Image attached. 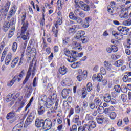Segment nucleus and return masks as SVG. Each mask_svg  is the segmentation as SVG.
<instances>
[{
  "instance_id": "37998d69",
  "label": "nucleus",
  "mask_w": 131,
  "mask_h": 131,
  "mask_svg": "<svg viewBox=\"0 0 131 131\" xmlns=\"http://www.w3.org/2000/svg\"><path fill=\"white\" fill-rule=\"evenodd\" d=\"M121 91L124 94H126V93H127V87L125 85H122L121 87Z\"/></svg>"
},
{
  "instance_id": "a19ab883",
  "label": "nucleus",
  "mask_w": 131,
  "mask_h": 131,
  "mask_svg": "<svg viewBox=\"0 0 131 131\" xmlns=\"http://www.w3.org/2000/svg\"><path fill=\"white\" fill-rule=\"evenodd\" d=\"M80 65V62H74L73 64H71V67H72V68H73L74 69H75V68H78Z\"/></svg>"
},
{
  "instance_id": "69168bd1",
  "label": "nucleus",
  "mask_w": 131,
  "mask_h": 131,
  "mask_svg": "<svg viewBox=\"0 0 131 131\" xmlns=\"http://www.w3.org/2000/svg\"><path fill=\"white\" fill-rule=\"evenodd\" d=\"M70 131H77V126L76 125H73L72 127L70 128Z\"/></svg>"
},
{
  "instance_id": "39448f33",
  "label": "nucleus",
  "mask_w": 131,
  "mask_h": 131,
  "mask_svg": "<svg viewBox=\"0 0 131 131\" xmlns=\"http://www.w3.org/2000/svg\"><path fill=\"white\" fill-rule=\"evenodd\" d=\"M44 122L45 120L38 118L35 120V125L36 127H37L38 128H40V127H42L43 128Z\"/></svg>"
},
{
  "instance_id": "4c0bfd02",
  "label": "nucleus",
  "mask_w": 131,
  "mask_h": 131,
  "mask_svg": "<svg viewBox=\"0 0 131 131\" xmlns=\"http://www.w3.org/2000/svg\"><path fill=\"white\" fill-rule=\"evenodd\" d=\"M96 120L98 124H102L104 122V118L101 117H97L96 118Z\"/></svg>"
},
{
  "instance_id": "4be33fe9",
  "label": "nucleus",
  "mask_w": 131,
  "mask_h": 131,
  "mask_svg": "<svg viewBox=\"0 0 131 131\" xmlns=\"http://www.w3.org/2000/svg\"><path fill=\"white\" fill-rule=\"evenodd\" d=\"M15 116H16V114L14 111H12L11 112H10L7 114L6 118L9 120V119H13Z\"/></svg>"
},
{
  "instance_id": "9d476101",
  "label": "nucleus",
  "mask_w": 131,
  "mask_h": 131,
  "mask_svg": "<svg viewBox=\"0 0 131 131\" xmlns=\"http://www.w3.org/2000/svg\"><path fill=\"white\" fill-rule=\"evenodd\" d=\"M118 31L121 32L123 35H127V32H128L129 29H126V27L120 26L117 28Z\"/></svg>"
},
{
  "instance_id": "bb28decb",
  "label": "nucleus",
  "mask_w": 131,
  "mask_h": 131,
  "mask_svg": "<svg viewBox=\"0 0 131 131\" xmlns=\"http://www.w3.org/2000/svg\"><path fill=\"white\" fill-rule=\"evenodd\" d=\"M103 100L104 102H106V103H109V102H110V100H111V96H110L109 94H105L104 95Z\"/></svg>"
},
{
  "instance_id": "5701e85b",
  "label": "nucleus",
  "mask_w": 131,
  "mask_h": 131,
  "mask_svg": "<svg viewBox=\"0 0 131 131\" xmlns=\"http://www.w3.org/2000/svg\"><path fill=\"white\" fill-rule=\"evenodd\" d=\"M93 80H95V79H97L98 81H102V79H103V76H102V74H98L97 77L96 75H93L92 77Z\"/></svg>"
},
{
  "instance_id": "ea45409f",
  "label": "nucleus",
  "mask_w": 131,
  "mask_h": 131,
  "mask_svg": "<svg viewBox=\"0 0 131 131\" xmlns=\"http://www.w3.org/2000/svg\"><path fill=\"white\" fill-rule=\"evenodd\" d=\"M89 127L91 128H95L96 127V122L93 121H91L89 122L88 124Z\"/></svg>"
},
{
  "instance_id": "9b49d317",
  "label": "nucleus",
  "mask_w": 131,
  "mask_h": 131,
  "mask_svg": "<svg viewBox=\"0 0 131 131\" xmlns=\"http://www.w3.org/2000/svg\"><path fill=\"white\" fill-rule=\"evenodd\" d=\"M72 46L75 49V50H77L79 52H80L81 50H82V47H81V45L79 43H77L76 41H73L72 43Z\"/></svg>"
},
{
  "instance_id": "774afa93",
  "label": "nucleus",
  "mask_w": 131,
  "mask_h": 131,
  "mask_svg": "<svg viewBox=\"0 0 131 131\" xmlns=\"http://www.w3.org/2000/svg\"><path fill=\"white\" fill-rule=\"evenodd\" d=\"M110 6L111 8H116V3L114 1H112L110 2Z\"/></svg>"
},
{
  "instance_id": "c9c22d12",
  "label": "nucleus",
  "mask_w": 131,
  "mask_h": 131,
  "mask_svg": "<svg viewBox=\"0 0 131 131\" xmlns=\"http://www.w3.org/2000/svg\"><path fill=\"white\" fill-rule=\"evenodd\" d=\"M86 92H89V93H90V92H91V91H92V90H93V84H92V83L89 82L86 85Z\"/></svg>"
},
{
  "instance_id": "a18cd8bd",
  "label": "nucleus",
  "mask_w": 131,
  "mask_h": 131,
  "mask_svg": "<svg viewBox=\"0 0 131 131\" xmlns=\"http://www.w3.org/2000/svg\"><path fill=\"white\" fill-rule=\"evenodd\" d=\"M88 94V91H86V88H84L83 89L82 93V98L84 99L85 97H86V95Z\"/></svg>"
},
{
  "instance_id": "7c9ffc66",
  "label": "nucleus",
  "mask_w": 131,
  "mask_h": 131,
  "mask_svg": "<svg viewBox=\"0 0 131 131\" xmlns=\"http://www.w3.org/2000/svg\"><path fill=\"white\" fill-rule=\"evenodd\" d=\"M114 110V107L113 106H111L108 107H107L105 109H104V112L105 114H108V113H110L111 111H113Z\"/></svg>"
},
{
  "instance_id": "4468645a",
  "label": "nucleus",
  "mask_w": 131,
  "mask_h": 131,
  "mask_svg": "<svg viewBox=\"0 0 131 131\" xmlns=\"http://www.w3.org/2000/svg\"><path fill=\"white\" fill-rule=\"evenodd\" d=\"M66 56L67 57H69L70 56H72V57H74V56H75L76 55V51H71V52L69 50H66L64 52Z\"/></svg>"
},
{
  "instance_id": "473e14b6",
  "label": "nucleus",
  "mask_w": 131,
  "mask_h": 131,
  "mask_svg": "<svg viewBox=\"0 0 131 131\" xmlns=\"http://www.w3.org/2000/svg\"><path fill=\"white\" fill-rule=\"evenodd\" d=\"M49 100H51L54 103L56 102V100L57 99V94L53 93L52 96L48 98Z\"/></svg>"
},
{
  "instance_id": "a878e982",
  "label": "nucleus",
  "mask_w": 131,
  "mask_h": 131,
  "mask_svg": "<svg viewBox=\"0 0 131 131\" xmlns=\"http://www.w3.org/2000/svg\"><path fill=\"white\" fill-rule=\"evenodd\" d=\"M11 5V2H10L9 1H8L5 6V16H7V13H8V11H9V9L10 8V6Z\"/></svg>"
},
{
  "instance_id": "de8ad7c7",
  "label": "nucleus",
  "mask_w": 131,
  "mask_h": 131,
  "mask_svg": "<svg viewBox=\"0 0 131 131\" xmlns=\"http://www.w3.org/2000/svg\"><path fill=\"white\" fill-rule=\"evenodd\" d=\"M17 48H18V44L17 43V42H14L13 43L12 48L13 52H16V51H17Z\"/></svg>"
},
{
  "instance_id": "864d4df0",
  "label": "nucleus",
  "mask_w": 131,
  "mask_h": 131,
  "mask_svg": "<svg viewBox=\"0 0 131 131\" xmlns=\"http://www.w3.org/2000/svg\"><path fill=\"white\" fill-rule=\"evenodd\" d=\"M111 119H115L116 118V114L114 112H112L110 114Z\"/></svg>"
},
{
  "instance_id": "58836bf2",
  "label": "nucleus",
  "mask_w": 131,
  "mask_h": 131,
  "mask_svg": "<svg viewBox=\"0 0 131 131\" xmlns=\"http://www.w3.org/2000/svg\"><path fill=\"white\" fill-rule=\"evenodd\" d=\"M123 24L125 25V26H130L131 18H129L128 19L123 21Z\"/></svg>"
},
{
  "instance_id": "1a4fd4ad",
  "label": "nucleus",
  "mask_w": 131,
  "mask_h": 131,
  "mask_svg": "<svg viewBox=\"0 0 131 131\" xmlns=\"http://www.w3.org/2000/svg\"><path fill=\"white\" fill-rule=\"evenodd\" d=\"M88 77V72L86 70L83 71V75H78L77 76V79L79 81H81L82 80H84L85 78Z\"/></svg>"
},
{
  "instance_id": "e2e57ef3",
  "label": "nucleus",
  "mask_w": 131,
  "mask_h": 131,
  "mask_svg": "<svg viewBox=\"0 0 131 131\" xmlns=\"http://www.w3.org/2000/svg\"><path fill=\"white\" fill-rule=\"evenodd\" d=\"M112 34L116 37V39H119V34L116 33L115 31H113Z\"/></svg>"
},
{
  "instance_id": "f257e3e1",
  "label": "nucleus",
  "mask_w": 131,
  "mask_h": 131,
  "mask_svg": "<svg viewBox=\"0 0 131 131\" xmlns=\"http://www.w3.org/2000/svg\"><path fill=\"white\" fill-rule=\"evenodd\" d=\"M16 24V19L12 18L10 20H9L8 22L5 23L2 27V30L4 32H7L10 29L8 34L9 38H11L14 33H15V25Z\"/></svg>"
},
{
  "instance_id": "4d7b16f0",
  "label": "nucleus",
  "mask_w": 131,
  "mask_h": 131,
  "mask_svg": "<svg viewBox=\"0 0 131 131\" xmlns=\"http://www.w3.org/2000/svg\"><path fill=\"white\" fill-rule=\"evenodd\" d=\"M59 31H58V30H56L55 29V27H53L52 28V32H53L54 35H55V37H58V32Z\"/></svg>"
},
{
  "instance_id": "e433bc0d",
  "label": "nucleus",
  "mask_w": 131,
  "mask_h": 131,
  "mask_svg": "<svg viewBox=\"0 0 131 131\" xmlns=\"http://www.w3.org/2000/svg\"><path fill=\"white\" fill-rule=\"evenodd\" d=\"M123 64V61L121 60H119L115 63V66H116V67H121V66H122Z\"/></svg>"
},
{
  "instance_id": "cd10ccee",
  "label": "nucleus",
  "mask_w": 131,
  "mask_h": 131,
  "mask_svg": "<svg viewBox=\"0 0 131 131\" xmlns=\"http://www.w3.org/2000/svg\"><path fill=\"white\" fill-rule=\"evenodd\" d=\"M47 100L48 97H47V96L45 95H41V96L40 98H39V102L40 103H45V102H46Z\"/></svg>"
},
{
  "instance_id": "79ce46f5",
  "label": "nucleus",
  "mask_w": 131,
  "mask_h": 131,
  "mask_svg": "<svg viewBox=\"0 0 131 131\" xmlns=\"http://www.w3.org/2000/svg\"><path fill=\"white\" fill-rule=\"evenodd\" d=\"M83 10V11H85V12H90L91 10V7L89 6V5L85 4L83 6H82V8H81Z\"/></svg>"
},
{
  "instance_id": "a211bd4d",
  "label": "nucleus",
  "mask_w": 131,
  "mask_h": 131,
  "mask_svg": "<svg viewBox=\"0 0 131 131\" xmlns=\"http://www.w3.org/2000/svg\"><path fill=\"white\" fill-rule=\"evenodd\" d=\"M46 103V106L47 107V108H51V107H52V105H54V104H55V102H54V101H53V100H51V99H48L46 101V102H45Z\"/></svg>"
},
{
  "instance_id": "c03bdc74",
  "label": "nucleus",
  "mask_w": 131,
  "mask_h": 131,
  "mask_svg": "<svg viewBox=\"0 0 131 131\" xmlns=\"http://www.w3.org/2000/svg\"><path fill=\"white\" fill-rule=\"evenodd\" d=\"M107 12L109 14H112V15H113V13H114V9L111 7L110 6H107Z\"/></svg>"
},
{
  "instance_id": "8fccbe9b",
  "label": "nucleus",
  "mask_w": 131,
  "mask_h": 131,
  "mask_svg": "<svg viewBox=\"0 0 131 131\" xmlns=\"http://www.w3.org/2000/svg\"><path fill=\"white\" fill-rule=\"evenodd\" d=\"M114 89L117 93H120L121 91V87L119 85H116L114 86Z\"/></svg>"
},
{
  "instance_id": "423d86ee",
  "label": "nucleus",
  "mask_w": 131,
  "mask_h": 131,
  "mask_svg": "<svg viewBox=\"0 0 131 131\" xmlns=\"http://www.w3.org/2000/svg\"><path fill=\"white\" fill-rule=\"evenodd\" d=\"M21 37L23 39V40L25 41V46L26 47L27 42L28 41V40H29V31L28 30L26 34H25V32L24 33H22L21 32Z\"/></svg>"
},
{
  "instance_id": "09e8293b",
  "label": "nucleus",
  "mask_w": 131,
  "mask_h": 131,
  "mask_svg": "<svg viewBox=\"0 0 131 131\" xmlns=\"http://www.w3.org/2000/svg\"><path fill=\"white\" fill-rule=\"evenodd\" d=\"M84 131H91V128H90V126L89 124H85L82 126Z\"/></svg>"
},
{
  "instance_id": "7ed1b4c3",
  "label": "nucleus",
  "mask_w": 131,
  "mask_h": 131,
  "mask_svg": "<svg viewBox=\"0 0 131 131\" xmlns=\"http://www.w3.org/2000/svg\"><path fill=\"white\" fill-rule=\"evenodd\" d=\"M35 115V113L34 112H32L30 113L29 116L28 117L25 122L24 127H27L28 125L31 124L32 121H33V120L34 119Z\"/></svg>"
},
{
  "instance_id": "f704fd0d",
  "label": "nucleus",
  "mask_w": 131,
  "mask_h": 131,
  "mask_svg": "<svg viewBox=\"0 0 131 131\" xmlns=\"http://www.w3.org/2000/svg\"><path fill=\"white\" fill-rule=\"evenodd\" d=\"M75 58H76V57L72 56L71 55L68 57L67 60L70 63H72V62H75V61H76V59H75Z\"/></svg>"
},
{
  "instance_id": "dca6fc26",
  "label": "nucleus",
  "mask_w": 131,
  "mask_h": 131,
  "mask_svg": "<svg viewBox=\"0 0 131 131\" xmlns=\"http://www.w3.org/2000/svg\"><path fill=\"white\" fill-rule=\"evenodd\" d=\"M106 51L107 53H112V52H113V53H116V52L118 51L117 47L112 46V47H107L106 48Z\"/></svg>"
},
{
  "instance_id": "ddd939ff",
  "label": "nucleus",
  "mask_w": 131,
  "mask_h": 131,
  "mask_svg": "<svg viewBox=\"0 0 131 131\" xmlns=\"http://www.w3.org/2000/svg\"><path fill=\"white\" fill-rule=\"evenodd\" d=\"M58 71L60 74H61V75H65V74L67 73L68 70L67 69V68H66V67L63 66L59 68Z\"/></svg>"
},
{
  "instance_id": "3c124183",
  "label": "nucleus",
  "mask_w": 131,
  "mask_h": 131,
  "mask_svg": "<svg viewBox=\"0 0 131 131\" xmlns=\"http://www.w3.org/2000/svg\"><path fill=\"white\" fill-rule=\"evenodd\" d=\"M62 18L59 17L58 19L57 20L56 24H55V27L56 28L58 29V25H61L62 24Z\"/></svg>"
},
{
  "instance_id": "052dcab7",
  "label": "nucleus",
  "mask_w": 131,
  "mask_h": 131,
  "mask_svg": "<svg viewBox=\"0 0 131 131\" xmlns=\"http://www.w3.org/2000/svg\"><path fill=\"white\" fill-rule=\"evenodd\" d=\"M70 41V37H67L65 38V39H63V43L64 45H67L68 42Z\"/></svg>"
},
{
  "instance_id": "b1692460",
  "label": "nucleus",
  "mask_w": 131,
  "mask_h": 131,
  "mask_svg": "<svg viewBox=\"0 0 131 131\" xmlns=\"http://www.w3.org/2000/svg\"><path fill=\"white\" fill-rule=\"evenodd\" d=\"M18 62H19V57H17L14 58L11 64L12 68H14L15 66L17 65Z\"/></svg>"
},
{
  "instance_id": "0e129e2a",
  "label": "nucleus",
  "mask_w": 131,
  "mask_h": 131,
  "mask_svg": "<svg viewBox=\"0 0 131 131\" xmlns=\"http://www.w3.org/2000/svg\"><path fill=\"white\" fill-rule=\"evenodd\" d=\"M104 107L103 106H100L98 108V113H100V114H102V113H103L104 112Z\"/></svg>"
},
{
  "instance_id": "0eeeda50",
  "label": "nucleus",
  "mask_w": 131,
  "mask_h": 131,
  "mask_svg": "<svg viewBox=\"0 0 131 131\" xmlns=\"http://www.w3.org/2000/svg\"><path fill=\"white\" fill-rule=\"evenodd\" d=\"M71 93V89H64L61 92L62 97L63 99H67L68 96H69V94Z\"/></svg>"
},
{
  "instance_id": "f03ea898",
  "label": "nucleus",
  "mask_w": 131,
  "mask_h": 131,
  "mask_svg": "<svg viewBox=\"0 0 131 131\" xmlns=\"http://www.w3.org/2000/svg\"><path fill=\"white\" fill-rule=\"evenodd\" d=\"M25 19H26V14L23 15V16H21V24L23 25L21 27L22 33H25L26 30H27V28H28V21H25Z\"/></svg>"
},
{
  "instance_id": "2f4dec72",
  "label": "nucleus",
  "mask_w": 131,
  "mask_h": 131,
  "mask_svg": "<svg viewBox=\"0 0 131 131\" xmlns=\"http://www.w3.org/2000/svg\"><path fill=\"white\" fill-rule=\"evenodd\" d=\"M103 65L105 67V68L110 71V70H111V64L109 63V62L107 61H104L103 63Z\"/></svg>"
},
{
  "instance_id": "2eb2a0df",
  "label": "nucleus",
  "mask_w": 131,
  "mask_h": 131,
  "mask_svg": "<svg viewBox=\"0 0 131 131\" xmlns=\"http://www.w3.org/2000/svg\"><path fill=\"white\" fill-rule=\"evenodd\" d=\"M92 21V18L90 17H86L85 18V21L83 25V27L84 28H88L90 26V22Z\"/></svg>"
},
{
  "instance_id": "680f3d73",
  "label": "nucleus",
  "mask_w": 131,
  "mask_h": 131,
  "mask_svg": "<svg viewBox=\"0 0 131 131\" xmlns=\"http://www.w3.org/2000/svg\"><path fill=\"white\" fill-rule=\"evenodd\" d=\"M100 72L103 75H106L107 74V72H106V69L104 67H102L100 69Z\"/></svg>"
},
{
  "instance_id": "5fc2aeb1",
  "label": "nucleus",
  "mask_w": 131,
  "mask_h": 131,
  "mask_svg": "<svg viewBox=\"0 0 131 131\" xmlns=\"http://www.w3.org/2000/svg\"><path fill=\"white\" fill-rule=\"evenodd\" d=\"M81 40L82 43H86V42L89 41V38H88V37L83 36V37L81 38Z\"/></svg>"
},
{
  "instance_id": "c756f323",
  "label": "nucleus",
  "mask_w": 131,
  "mask_h": 131,
  "mask_svg": "<svg viewBox=\"0 0 131 131\" xmlns=\"http://www.w3.org/2000/svg\"><path fill=\"white\" fill-rule=\"evenodd\" d=\"M94 103L95 104V105L100 107L102 105V101L99 98H97L94 100Z\"/></svg>"
},
{
  "instance_id": "c85d7f7f",
  "label": "nucleus",
  "mask_w": 131,
  "mask_h": 131,
  "mask_svg": "<svg viewBox=\"0 0 131 131\" xmlns=\"http://www.w3.org/2000/svg\"><path fill=\"white\" fill-rule=\"evenodd\" d=\"M17 78H18V76H14V78L12 79V80L10 82H8L7 85L10 88H11V86H12L15 81H16V80H17Z\"/></svg>"
},
{
  "instance_id": "49530a36",
  "label": "nucleus",
  "mask_w": 131,
  "mask_h": 131,
  "mask_svg": "<svg viewBox=\"0 0 131 131\" xmlns=\"http://www.w3.org/2000/svg\"><path fill=\"white\" fill-rule=\"evenodd\" d=\"M69 17L71 20H73L74 21L76 18V16L74 15L73 12H70L69 15Z\"/></svg>"
},
{
  "instance_id": "6e6d98bb",
  "label": "nucleus",
  "mask_w": 131,
  "mask_h": 131,
  "mask_svg": "<svg viewBox=\"0 0 131 131\" xmlns=\"http://www.w3.org/2000/svg\"><path fill=\"white\" fill-rule=\"evenodd\" d=\"M121 99L123 102H126V100H127V96L125 94H122L121 96Z\"/></svg>"
},
{
  "instance_id": "6e6552de",
  "label": "nucleus",
  "mask_w": 131,
  "mask_h": 131,
  "mask_svg": "<svg viewBox=\"0 0 131 131\" xmlns=\"http://www.w3.org/2000/svg\"><path fill=\"white\" fill-rule=\"evenodd\" d=\"M27 50L30 54H35L36 50L34 48H32V41L30 40L29 45L27 47Z\"/></svg>"
},
{
  "instance_id": "20e7f679",
  "label": "nucleus",
  "mask_w": 131,
  "mask_h": 131,
  "mask_svg": "<svg viewBox=\"0 0 131 131\" xmlns=\"http://www.w3.org/2000/svg\"><path fill=\"white\" fill-rule=\"evenodd\" d=\"M42 128L46 131L50 130V129L52 128V121L51 120V119L48 118L44 120Z\"/></svg>"
},
{
  "instance_id": "72a5a7b5",
  "label": "nucleus",
  "mask_w": 131,
  "mask_h": 131,
  "mask_svg": "<svg viewBox=\"0 0 131 131\" xmlns=\"http://www.w3.org/2000/svg\"><path fill=\"white\" fill-rule=\"evenodd\" d=\"M23 124H24V122H20L17 124L14 127L16 128L17 129H19V131L22 130V128L23 127Z\"/></svg>"
},
{
  "instance_id": "412c9836",
  "label": "nucleus",
  "mask_w": 131,
  "mask_h": 131,
  "mask_svg": "<svg viewBox=\"0 0 131 131\" xmlns=\"http://www.w3.org/2000/svg\"><path fill=\"white\" fill-rule=\"evenodd\" d=\"M16 13V9L15 8V6L12 7L11 11L9 12V16L7 17V20H10V18L14 14Z\"/></svg>"
},
{
  "instance_id": "13d9d810",
  "label": "nucleus",
  "mask_w": 131,
  "mask_h": 131,
  "mask_svg": "<svg viewBox=\"0 0 131 131\" xmlns=\"http://www.w3.org/2000/svg\"><path fill=\"white\" fill-rule=\"evenodd\" d=\"M83 56V52L81 53H77V52L76 51V55L75 56H74V57H76V58H80Z\"/></svg>"
},
{
  "instance_id": "338daca9",
  "label": "nucleus",
  "mask_w": 131,
  "mask_h": 131,
  "mask_svg": "<svg viewBox=\"0 0 131 131\" xmlns=\"http://www.w3.org/2000/svg\"><path fill=\"white\" fill-rule=\"evenodd\" d=\"M96 104L94 103V102H90L89 103V107L91 108V109H95L96 108Z\"/></svg>"
},
{
  "instance_id": "f8f14e48",
  "label": "nucleus",
  "mask_w": 131,
  "mask_h": 131,
  "mask_svg": "<svg viewBox=\"0 0 131 131\" xmlns=\"http://www.w3.org/2000/svg\"><path fill=\"white\" fill-rule=\"evenodd\" d=\"M73 123H77V125H81V121L79 119V115H75L72 120Z\"/></svg>"
},
{
  "instance_id": "f3484780",
  "label": "nucleus",
  "mask_w": 131,
  "mask_h": 131,
  "mask_svg": "<svg viewBox=\"0 0 131 131\" xmlns=\"http://www.w3.org/2000/svg\"><path fill=\"white\" fill-rule=\"evenodd\" d=\"M11 60H12V54L11 53H9L5 59V65H9V64H10V62H11Z\"/></svg>"
},
{
  "instance_id": "393cba45",
  "label": "nucleus",
  "mask_w": 131,
  "mask_h": 131,
  "mask_svg": "<svg viewBox=\"0 0 131 131\" xmlns=\"http://www.w3.org/2000/svg\"><path fill=\"white\" fill-rule=\"evenodd\" d=\"M121 19H124L128 17V11H123L120 14Z\"/></svg>"
},
{
  "instance_id": "6ab92c4d",
  "label": "nucleus",
  "mask_w": 131,
  "mask_h": 131,
  "mask_svg": "<svg viewBox=\"0 0 131 131\" xmlns=\"http://www.w3.org/2000/svg\"><path fill=\"white\" fill-rule=\"evenodd\" d=\"M46 111V108H45V107L40 105L38 106V114L39 115H42V114H43L45 113Z\"/></svg>"
},
{
  "instance_id": "aec40b11",
  "label": "nucleus",
  "mask_w": 131,
  "mask_h": 131,
  "mask_svg": "<svg viewBox=\"0 0 131 131\" xmlns=\"http://www.w3.org/2000/svg\"><path fill=\"white\" fill-rule=\"evenodd\" d=\"M30 75H31V68H29L26 77L24 81V83H26V82H27L28 79H29V78L30 77Z\"/></svg>"
},
{
  "instance_id": "bf43d9fd",
  "label": "nucleus",
  "mask_w": 131,
  "mask_h": 131,
  "mask_svg": "<svg viewBox=\"0 0 131 131\" xmlns=\"http://www.w3.org/2000/svg\"><path fill=\"white\" fill-rule=\"evenodd\" d=\"M77 23L80 24V23H82V19L80 17H76L75 19L74 20Z\"/></svg>"
},
{
  "instance_id": "603ef678",
  "label": "nucleus",
  "mask_w": 131,
  "mask_h": 131,
  "mask_svg": "<svg viewBox=\"0 0 131 131\" xmlns=\"http://www.w3.org/2000/svg\"><path fill=\"white\" fill-rule=\"evenodd\" d=\"M77 27V25H74L72 27L70 28L69 30V32L70 33H72V32H74L75 31V29Z\"/></svg>"
}]
</instances>
